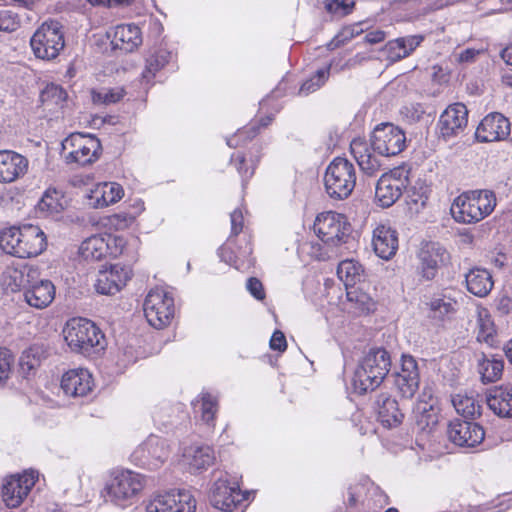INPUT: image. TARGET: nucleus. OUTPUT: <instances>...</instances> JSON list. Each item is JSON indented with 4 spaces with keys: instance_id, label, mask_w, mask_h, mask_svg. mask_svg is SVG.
Here are the masks:
<instances>
[{
    "instance_id": "1",
    "label": "nucleus",
    "mask_w": 512,
    "mask_h": 512,
    "mask_svg": "<svg viewBox=\"0 0 512 512\" xmlns=\"http://www.w3.org/2000/svg\"><path fill=\"white\" fill-rule=\"evenodd\" d=\"M46 246L44 232L35 225L13 226L0 232V248L18 258L36 257Z\"/></svg>"
},
{
    "instance_id": "2",
    "label": "nucleus",
    "mask_w": 512,
    "mask_h": 512,
    "mask_svg": "<svg viewBox=\"0 0 512 512\" xmlns=\"http://www.w3.org/2000/svg\"><path fill=\"white\" fill-rule=\"evenodd\" d=\"M390 353L383 347H371L359 361L353 376L354 389L359 394L375 390L391 369Z\"/></svg>"
},
{
    "instance_id": "3",
    "label": "nucleus",
    "mask_w": 512,
    "mask_h": 512,
    "mask_svg": "<svg viewBox=\"0 0 512 512\" xmlns=\"http://www.w3.org/2000/svg\"><path fill=\"white\" fill-rule=\"evenodd\" d=\"M496 206V197L492 191H467L456 197L450 211L458 223L474 224L490 215Z\"/></svg>"
},
{
    "instance_id": "4",
    "label": "nucleus",
    "mask_w": 512,
    "mask_h": 512,
    "mask_svg": "<svg viewBox=\"0 0 512 512\" xmlns=\"http://www.w3.org/2000/svg\"><path fill=\"white\" fill-rule=\"evenodd\" d=\"M63 333L67 345L73 352L90 355L92 351L104 348V334L89 319L78 317L68 320Z\"/></svg>"
},
{
    "instance_id": "5",
    "label": "nucleus",
    "mask_w": 512,
    "mask_h": 512,
    "mask_svg": "<svg viewBox=\"0 0 512 512\" xmlns=\"http://www.w3.org/2000/svg\"><path fill=\"white\" fill-rule=\"evenodd\" d=\"M324 185L329 197L346 199L356 185V169L346 158L336 157L326 168Z\"/></svg>"
},
{
    "instance_id": "6",
    "label": "nucleus",
    "mask_w": 512,
    "mask_h": 512,
    "mask_svg": "<svg viewBox=\"0 0 512 512\" xmlns=\"http://www.w3.org/2000/svg\"><path fill=\"white\" fill-rule=\"evenodd\" d=\"M62 150L67 164L85 166L99 158L101 143L95 136L73 133L62 142Z\"/></svg>"
},
{
    "instance_id": "7",
    "label": "nucleus",
    "mask_w": 512,
    "mask_h": 512,
    "mask_svg": "<svg viewBox=\"0 0 512 512\" xmlns=\"http://www.w3.org/2000/svg\"><path fill=\"white\" fill-rule=\"evenodd\" d=\"M30 45L37 58H56L65 45L60 23L53 20L43 23L31 37Z\"/></svg>"
},
{
    "instance_id": "8",
    "label": "nucleus",
    "mask_w": 512,
    "mask_h": 512,
    "mask_svg": "<svg viewBox=\"0 0 512 512\" xmlns=\"http://www.w3.org/2000/svg\"><path fill=\"white\" fill-rule=\"evenodd\" d=\"M143 488L140 474L123 470L114 473L106 484L104 498L117 506L125 507Z\"/></svg>"
},
{
    "instance_id": "9",
    "label": "nucleus",
    "mask_w": 512,
    "mask_h": 512,
    "mask_svg": "<svg viewBox=\"0 0 512 512\" xmlns=\"http://www.w3.org/2000/svg\"><path fill=\"white\" fill-rule=\"evenodd\" d=\"M314 231L323 243L336 247L347 242L352 227L345 215L329 211L316 217Z\"/></svg>"
},
{
    "instance_id": "10",
    "label": "nucleus",
    "mask_w": 512,
    "mask_h": 512,
    "mask_svg": "<svg viewBox=\"0 0 512 512\" xmlns=\"http://www.w3.org/2000/svg\"><path fill=\"white\" fill-rule=\"evenodd\" d=\"M143 310L152 327L163 329L171 323L174 317V299L162 288L151 289L145 298Z\"/></svg>"
},
{
    "instance_id": "11",
    "label": "nucleus",
    "mask_w": 512,
    "mask_h": 512,
    "mask_svg": "<svg viewBox=\"0 0 512 512\" xmlns=\"http://www.w3.org/2000/svg\"><path fill=\"white\" fill-rule=\"evenodd\" d=\"M370 142L374 152L391 157L405 149L406 136L402 129L392 123H381L372 131Z\"/></svg>"
},
{
    "instance_id": "12",
    "label": "nucleus",
    "mask_w": 512,
    "mask_h": 512,
    "mask_svg": "<svg viewBox=\"0 0 512 512\" xmlns=\"http://www.w3.org/2000/svg\"><path fill=\"white\" fill-rule=\"evenodd\" d=\"M417 272L421 279L432 281L443 266L450 262V253L438 242L424 243L417 253Z\"/></svg>"
},
{
    "instance_id": "13",
    "label": "nucleus",
    "mask_w": 512,
    "mask_h": 512,
    "mask_svg": "<svg viewBox=\"0 0 512 512\" xmlns=\"http://www.w3.org/2000/svg\"><path fill=\"white\" fill-rule=\"evenodd\" d=\"M404 171L395 169L389 173H383L378 179L375 188V199L377 203L388 208L392 206L403 194L409 184L408 176L403 175Z\"/></svg>"
},
{
    "instance_id": "14",
    "label": "nucleus",
    "mask_w": 512,
    "mask_h": 512,
    "mask_svg": "<svg viewBox=\"0 0 512 512\" xmlns=\"http://www.w3.org/2000/svg\"><path fill=\"white\" fill-rule=\"evenodd\" d=\"M169 457V450L163 439L151 435L131 454L132 461L150 470L157 469Z\"/></svg>"
},
{
    "instance_id": "15",
    "label": "nucleus",
    "mask_w": 512,
    "mask_h": 512,
    "mask_svg": "<svg viewBox=\"0 0 512 512\" xmlns=\"http://www.w3.org/2000/svg\"><path fill=\"white\" fill-rule=\"evenodd\" d=\"M209 500L211 505L224 512H231L241 502L239 485L230 483L227 473H220L211 487Z\"/></svg>"
},
{
    "instance_id": "16",
    "label": "nucleus",
    "mask_w": 512,
    "mask_h": 512,
    "mask_svg": "<svg viewBox=\"0 0 512 512\" xmlns=\"http://www.w3.org/2000/svg\"><path fill=\"white\" fill-rule=\"evenodd\" d=\"M196 500L189 491H170L159 495L146 507L147 512H195Z\"/></svg>"
},
{
    "instance_id": "17",
    "label": "nucleus",
    "mask_w": 512,
    "mask_h": 512,
    "mask_svg": "<svg viewBox=\"0 0 512 512\" xmlns=\"http://www.w3.org/2000/svg\"><path fill=\"white\" fill-rule=\"evenodd\" d=\"M36 480L37 475L34 471L11 476L7 479L2 488V499L6 506L9 508L18 507L27 497Z\"/></svg>"
},
{
    "instance_id": "18",
    "label": "nucleus",
    "mask_w": 512,
    "mask_h": 512,
    "mask_svg": "<svg viewBox=\"0 0 512 512\" xmlns=\"http://www.w3.org/2000/svg\"><path fill=\"white\" fill-rule=\"evenodd\" d=\"M350 151L365 175L373 177L385 169L382 159L385 155L374 152L371 142H367L364 138L353 139L350 143Z\"/></svg>"
},
{
    "instance_id": "19",
    "label": "nucleus",
    "mask_w": 512,
    "mask_h": 512,
    "mask_svg": "<svg viewBox=\"0 0 512 512\" xmlns=\"http://www.w3.org/2000/svg\"><path fill=\"white\" fill-rule=\"evenodd\" d=\"M468 110L462 103L449 105L440 115L437 123L439 133L445 140L457 136L467 126Z\"/></svg>"
},
{
    "instance_id": "20",
    "label": "nucleus",
    "mask_w": 512,
    "mask_h": 512,
    "mask_svg": "<svg viewBox=\"0 0 512 512\" xmlns=\"http://www.w3.org/2000/svg\"><path fill=\"white\" fill-rule=\"evenodd\" d=\"M130 278L131 270L128 267L114 264L109 269L98 272L94 286L99 294L114 295L126 285Z\"/></svg>"
},
{
    "instance_id": "21",
    "label": "nucleus",
    "mask_w": 512,
    "mask_h": 512,
    "mask_svg": "<svg viewBox=\"0 0 512 512\" xmlns=\"http://www.w3.org/2000/svg\"><path fill=\"white\" fill-rule=\"evenodd\" d=\"M447 435L451 442L461 447H474L480 444L485 436L482 426L466 420L450 422Z\"/></svg>"
},
{
    "instance_id": "22",
    "label": "nucleus",
    "mask_w": 512,
    "mask_h": 512,
    "mask_svg": "<svg viewBox=\"0 0 512 512\" xmlns=\"http://www.w3.org/2000/svg\"><path fill=\"white\" fill-rule=\"evenodd\" d=\"M511 132L510 122L503 114L493 112L485 116L476 129L478 141L494 142L506 139Z\"/></svg>"
},
{
    "instance_id": "23",
    "label": "nucleus",
    "mask_w": 512,
    "mask_h": 512,
    "mask_svg": "<svg viewBox=\"0 0 512 512\" xmlns=\"http://www.w3.org/2000/svg\"><path fill=\"white\" fill-rule=\"evenodd\" d=\"M29 160L13 150H0V183L9 184L22 178L28 171Z\"/></svg>"
},
{
    "instance_id": "24",
    "label": "nucleus",
    "mask_w": 512,
    "mask_h": 512,
    "mask_svg": "<svg viewBox=\"0 0 512 512\" xmlns=\"http://www.w3.org/2000/svg\"><path fill=\"white\" fill-rule=\"evenodd\" d=\"M55 286L48 279L40 278V271L37 278L31 281L23 296L25 302L36 309H44L48 307L55 298Z\"/></svg>"
},
{
    "instance_id": "25",
    "label": "nucleus",
    "mask_w": 512,
    "mask_h": 512,
    "mask_svg": "<svg viewBox=\"0 0 512 512\" xmlns=\"http://www.w3.org/2000/svg\"><path fill=\"white\" fill-rule=\"evenodd\" d=\"M374 409L378 421L386 428L399 426L404 419V414L399 403L388 393H380L374 402Z\"/></svg>"
},
{
    "instance_id": "26",
    "label": "nucleus",
    "mask_w": 512,
    "mask_h": 512,
    "mask_svg": "<svg viewBox=\"0 0 512 512\" xmlns=\"http://www.w3.org/2000/svg\"><path fill=\"white\" fill-rule=\"evenodd\" d=\"M39 269L29 264H19L8 266L2 275L3 285H5L12 292L23 291L32 280L37 278Z\"/></svg>"
},
{
    "instance_id": "27",
    "label": "nucleus",
    "mask_w": 512,
    "mask_h": 512,
    "mask_svg": "<svg viewBox=\"0 0 512 512\" xmlns=\"http://www.w3.org/2000/svg\"><path fill=\"white\" fill-rule=\"evenodd\" d=\"M94 382L86 369H74L66 372L61 379V388L66 395L84 397L92 391Z\"/></svg>"
},
{
    "instance_id": "28",
    "label": "nucleus",
    "mask_w": 512,
    "mask_h": 512,
    "mask_svg": "<svg viewBox=\"0 0 512 512\" xmlns=\"http://www.w3.org/2000/svg\"><path fill=\"white\" fill-rule=\"evenodd\" d=\"M117 241L112 235H93L82 242L79 253L87 261H98L108 254H114L111 243L116 244Z\"/></svg>"
},
{
    "instance_id": "29",
    "label": "nucleus",
    "mask_w": 512,
    "mask_h": 512,
    "mask_svg": "<svg viewBox=\"0 0 512 512\" xmlns=\"http://www.w3.org/2000/svg\"><path fill=\"white\" fill-rule=\"evenodd\" d=\"M372 245L376 255L382 259H391L398 250V235L389 226L379 225L373 231Z\"/></svg>"
},
{
    "instance_id": "30",
    "label": "nucleus",
    "mask_w": 512,
    "mask_h": 512,
    "mask_svg": "<svg viewBox=\"0 0 512 512\" xmlns=\"http://www.w3.org/2000/svg\"><path fill=\"white\" fill-rule=\"evenodd\" d=\"M142 43L141 31L135 24H122L114 28L111 45L114 50L131 53Z\"/></svg>"
},
{
    "instance_id": "31",
    "label": "nucleus",
    "mask_w": 512,
    "mask_h": 512,
    "mask_svg": "<svg viewBox=\"0 0 512 512\" xmlns=\"http://www.w3.org/2000/svg\"><path fill=\"white\" fill-rule=\"evenodd\" d=\"M185 463L190 473L206 470L215 462L214 450L208 445L191 446L184 452Z\"/></svg>"
},
{
    "instance_id": "32",
    "label": "nucleus",
    "mask_w": 512,
    "mask_h": 512,
    "mask_svg": "<svg viewBox=\"0 0 512 512\" xmlns=\"http://www.w3.org/2000/svg\"><path fill=\"white\" fill-rule=\"evenodd\" d=\"M487 406L499 417H512V386H500L490 390Z\"/></svg>"
},
{
    "instance_id": "33",
    "label": "nucleus",
    "mask_w": 512,
    "mask_h": 512,
    "mask_svg": "<svg viewBox=\"0 0 512 512\" xmlns=\"http://www.w3.org/2000/svg\"><path fill=\"white\" fill-rule=\"evenodd\" d=\"M467 290L477 296L486 297L492 290L494 282L490 272L484 268H472L465 274Z\"/></svg>"
},
{
    "instance_id": "34",
    "label": "nucleus",
    "mask_w": 512,
    "mask_h": 512,
    "mask_svg": "<svg viewBox=\"0 0 512 512\" xmlns=\"http://www.w3.org/2000/svg\"><path fill=\"white\" fill-rule=\"evenodd\" d=\"M123 196V188L115 182H104L98 184L92 191L91 199L97 208L107 207L119 201Z\"/></svg>"
},
{
    "instance_id": "35",
    "label": "nucleus",
    "mask_w": 512,
    "mask_h": 512,
    "mask_svg": "<svg viewBox=\"0 0 512 512\" xmlns=\"http://www.w3.org/2000/svg\"><path fill=\"white\" fill-rule=\"evenodd\" d=\"M452 403L457 413L466 419H475L481 415L482 405L473 396L457 394Z\"/></svg>"
},
{
    "instance_id": "36",
    "label": "nucleus",
    "mask_w": 512,
    "mask_h": 512,
    "mask_svg": "<svg viewBox=\"0 0 512 512\" xmlns=\"http://www.w3.org/2000/svg\"><path fill=\"white\" fill-rule=\"evenodd\" d=\"M64 207V196L55 188H48L38 202L39 210L48 214H58L64 210Z\"/></svg>"
},
{
    "instance_id": "37",
    "label": "nucleus",
    "mask_w": 512,
    "mask_h": 512,
    "mask_svg": "<svg viewBox=\"0 0 512 512\" xmlns=\"http://www.w3.org/2000/svg\"><path fill=\"white\" fill-rule=\"evenodd\" d=\"M194 409L201 412V419L208 425H213L218 411V400L210 393H202L200 399L193 402Z\"/></svg>"
},
{
    "instance_id": "38",
    "label": "nucleus",
    "mask_w": 512,
    "mask_h": 512,
    "mask_svg": "<svg viewBox=\"0 0 512 512\" xmlns=\"http://www.w3.org/2000/svg\"><path fill=\"white\" fill-rule=\"evenodd\" d=\"M171 53L165 49L156 50L146 59L145 69L142 77L148 82L155 76L156 72L162 69L170 60Z\"/></svg>"
},
{
    "instance_id": "39",
    "label": "nucleus",
    "mask_w": 512,
    "mask_h": 512,
    "mask_svg": "<svg viewBox=\"0 0 512 512\" xmlns=\"http://www.w3.org/2000/svg\"><path fill=\"white\" fill-rule=\"evenodd\" d=\"M504 362L497 359H486L479 360V373L483 383H490L498 380L503 372Z\"/></svg>"
},
{
    "instance_id": "40",
    "label": "nucleus",
    "mask_w": 512,
    "mask_h": 512,
    "mask_svg": "<svg viewBox=\"0 0 512 512\" xmlns=\"http://www.w3.org/2000/svg\"><path fill=\"white\" fill-rule=\"evenodd\" d=\"M456 304L457 301L446 294L436 295L427 303L434 318H443L453 313Z\"/></svg>"
},
{
    "instance_id": "41",
    "label": "nucleus",
    "mask_w": 512,
    "mask_h": 512,
    "mask_svg": "<svg viewBox=\"0 0 512 512\" xmlns=\"http://www.w3.org/2000/svg\"><path fill=\"white\" fill-rule=\"evenodd\" d=\"M394 384L404 398H412L419 388L420 375H393Z\"/></svg>"
},
{
    "instance_id": "42",
    "label": "nucleus",
    "mask_w": 512,
    "mask_h": 512,
    "mask_svg": "<svg viewBox=\"0 0 512 512\" xmlns=\"http://www.w3.org/2000/svg\"><path fill=\"white\" fill-rule=\"evenodd\" d=\"M68 95L67 92L60 86L54 83L47 85L40 94V100L44 105H62Z\"/></svg>"
},
{
    "instance_id": "43",
    "label": "nucleus",
    "mask_w": 512,
    "mask_h": 512,
    "mask_svg": "<svg viewBox=\"0 0 512 512\" xmlns=\"http://www.w3.org/2000/svg\"><path fill=\"white\" fill-rule=\"evenodd\" d=\"M361 266L352 260L342 261L337 268V275L346 286L354 285L357 278L361 276Z\"/></svg>"
},
{
    "instance_id": "44",
    "label": "nucleus",
    "mask_w": 512,
    "mask_h": 512,
    "mask_svg": "<svg viewBox=\"0 0 512 512\" xmlns=\"http://www.w3.org/2000/svg\"><path fill=\"white\" fill-rule=\"evenodd\" d=\"M330 74V65L317 70L315 75H313L310 79L306 80L299 89V94L308 95L310 93L315 92L320 87H322L325 82L328 80Z\"/></svg>"
},
{
    "instance_id": "45",
    "label": "nucleus",
    "mask_w": 512,
    "mask_h": 512,
    "mask_svg": "<svg viewBox=\"0 0 512 512\" xmlns=\"http://www.w3.org/2000/svg\"><path fill=\"white\" fill-rule=\"evenodd\" d=\"M347 299L354 303L361 312L369 313L375 309L372 297L361 289L352 288L348 290Z\"/></svg>"
},
{
    "instance_id": "46",
    "label": "nucleus",
    "mask_w": 512,
    "mask_h": 512,
    "mask_svg": "<svg viewBox=\"0 0 512 512\" xmlns=\"http://www.w3.org/2000/svg\"><path fill=\"white\" fill-rule=\"evenodd\" d=\"M326 11L335 17H344L352 13L355 1L354 0H325Z\"/></svg>"
},
{
    "instance_id": "47",
    "label": "nucleus",
    "mask_w": 512,
    "mask_h": 512,
    "mask_svg": "<svg viewBox=\"0 0 512 512\" xmlns=\"http://www.w3.org/2000/svg\"><path fill=\"white\" fill-rule=\"evenodd\" d=\"M495 328L489 317L479 318L478 340H483L489 345H494Z\"/></svg>"
},
{
    "instance_id": "48",
    "label": "nucleus",
    "mask_w": 512,
    "mask_h": 512,
    "mask_svg": "<svg viewBox=\"0 0 512 512\" xmlns=\"http://www.w3.org/2000/svg\"><path fill=\"white\" fill-rule=\"evenodd\" d=\"M231 162L234 163L238 173L241 175L243 180H248L254 174L255 163L248 166L244 155L240 153L233 154L231 157Z\"/></svg>"
},
{
    "instance_id": "49",
    "label": "nucleus",
    "mask_w": 512,
    "mask_h": 512,
    "mask_svg": "<svg viewBox=\"0 0 512 512\" xmlns=\"http://www.w3.org/2000/svg\"><path fill=\"white\" fill-rule=\"evenodd\" d=\"M393 375H419V368L416 359L410 354H402L401 369L400 371H396Z\"/></svg>"
},
{
    "instance_id": "50",
    "label": "nucleus",
    "mask_w": 512,
    "mask_h": 512,
    "mask_svg": "<svg viewBox=\"0 0 512 512\" xmlns=\"http://www.w3.org/2000/svg\"><path fill=\"white\" fill-rule=\"evenodd\" d=\"M14 361L13 355L6 348L0 349V385L3 384L11 372V365Z\"/></svg>"
},
{
    "instance_id": "51",
    "label": "nucleus",
    "mask_w": 512,
    "mask_h": 512,
    "mask_svg": "<svg viewBox=\"0 0 512 512\" xmlns=\"http://www.w3.org/2000/svg\"><path fill=\"white\" fill-rule=\"evenodd\" d=\"M135 220V217L126 212H119L108 218L109 225L116 230H124L128 228Z\"/></svg>"
},
{
    "instance_id": "52",
    "label": "nucleus",
    "mask_w": 512,
    "mask_h": 512,
    "mask_svg": "<svg viewBox=\"0 0 512 512\" xmlns=\"http://www.w3.org/2000/svg\"><path fill=\"white\" fill-rule=\"evenodd\" d=\"M125 95L123 89H112L104 93H98L93 96L94 101H101L105 104L116 103Z\"/></svg>"
},
{
    "instance_id": "53",
    "label": "nucleus",
    "mask_w": 512,
    "mask_h": 512,
    "mask_svg": "<svg viewBox=\"0 0 512 512\" xmlns=\"http://www.w3.org/2000/svg\"><path fill=\"white\" fill-rule=\"evenodd\" d=\"M423 36L415 35L407 38H400L396 42L403 49V57L407 56L422 42Z\"/></svg>"
},
{
    "instance_id": "54",
    "label": "nucleus",
    "mask_w": 512,
    "mask_h": 512,
    "mask_svg": "<svg viewBox=\"0 0 512 512\" xmlns=\"http://www.w3.org/2000/svg\"><path fill=\"white\" fill-rule=\"evenodd\" d=\"M17 26L18 22L10 11H0V31H14Z\"/></svg>"
},
{
    "instance_id": "55",
    "label": "nucleus",
    "mask_w": 512,
    "mask_h": 512,
    "mask_svg": "<svg viewBox=\"0 0 512 512\" xmlns=\"http://www.w3.org/2000/svg\"><path fill=\"white\" fill-rule=\"evenodd\" d=\"M247 290L257 300H263L265 298V291L261 281L255 277H251L247 280Z\"/></svg>"
},
{
    "instance_id": "56",
    "label": "nucleus",
    "mask_w": 512,
    "mask_h": 512,
    "mask_svg": "<svg viewBox=\"0 0 512 512\" xmlns=\"http://www.w3.org/2000/svg\"><path fill=\"white\" fill-rule=\"evenodd\" d=\"M231 235L237 236L243 229L244 217L240 209H235L231 214Z\"/></svg>"
},
{
    "instance_id": "57",
    "label": "nucleus",
    "mask_w": 512,
    "mask_h": 512,
    "mask_svg": "<svg viewBox=\"0 0 512 512\" xmlns=\"http://www.w3.org/2000/svg\"><path fill=\"white\" fill-rule=\"evenodd\" d=\"M270 348L275 351L284 352L287 348L286 338L283 332L276 330L270 339Z\"/></svg>"
},
{
    "instance_id": "58",
    "label": "nucleus",
    "mask_w": 512,
    "mask_h": 512,
    "mask_svg": "<svg viewBox=\"0 0 512 512\" xmlns=\"http://www.w3.org/2000/svg\"><path fill=\"white\" fill-rule=\"evenodd\" d=\"M497 310L502 315H507L512 312V298L508 296H502L497 302Z\"/></svg>"
},
{
    "instance_id": "59",
    "label": "nucleus",
    "mask_w": 512,
    "mask_h": 512,
    "mask_svg": "<svg viewBox=\"0 0 512 512\" xmlns=\"http://www.w3.org/2000/svg\"><path fill=\"white\" fill-rule=\"evenodd\" d=\"M479 50L473 48H467L458 54V61L462 63H469L475 60V57L479 54Z\"/></svg>"
},
{
    "instance_id": "60",
    "label": "nucleus",
    "mask_w": 512,
    "mask_h": 512,
    "mask_svg": "<svg viewBox=\"0 0 512 512\" xmlns=\"http://www.w3.org/2000/svg\"><path fill=\"white\" fill-rule=\"evenodd\" d=\"M385 36H386V34L384 31L375 30V31H371V32L367 33L365 35V40L369 44H377V43L384 41Z\"/></svg>"
},
{
    "instance_id": "61",
    "label": "nucleus",
    "mask_w": 512,
    "mask_h": 512,
    "mask_svg": "<svg viewBox=\"0 0 512 512\" xmlns=\"http://www.w3.org/2000/svg\"><path fill=\"white\" fill-rule=\"evenodd\" d=\"M32 353V350L26 351L23 353L22 357L20 358V365L23 367L24 365H27L28 370H32L37 365V361L35 359L29 360L30 355Z\"/></svg>"
},
{
    "instance_id": "62",
    "label": "nucleus",
    "mask_w": 512,
    "mask_h": 512,
    "mask_svg": "<svg viewBox=\"0 0 512 512\" xmlns=\"http://www.w3.org/2000/svg\"><path fill=\"white\" fill-rule=\"evenodd\" d=\"M501 57L508 65H512V44L502 50Z\"/></svg>"
},
{
    "instance_id": "63",
    "label": "nucleus",
    "mask_w": 512,
    "mask_h": 512,
    "mask_svg": "<svg viewBox=\"0 0 512 512\" xmlns=\"http://www.w3.org/2000/svg\"><path fill=\"white\" fill-rule=\"evenodd\" d=\"M357 502H358L357 493L354 491V489L352 487H350L348 489L347 505L349 507H354V506H356Z\"/></svg>"
},
{
    "instance_id": "64",
    "label": "nucleus",
    "mask_w": 512,
    "mask_h": 512,
    "mask_svg": "<svg viewBox=\"0 0 512 512\" xmlns=\"http://www.w3.org/2000/svg\"><path fill=\"white\" fill-rule=\"evenodd\" d=\"M503 351L509 361L512 363V339L509 340L503 347Z\"/></svg>"
}]
</instances>
